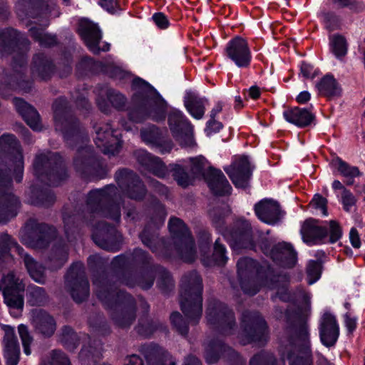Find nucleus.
Returning a JSON list of instances; mask_svg holds the SVG:
<instances>
[{"instance_id":"1","label":"nucleus","mask_w":365,"mask_h":365,"mask_svg":"<svg viewBox=\"0 0 365 365\" xmlns=\"http://www.w3.org/2000/svg\"><path fill=\"white\" fill-rule=\"evenodd\" d=\"M120 194L118 187L107 185L102 189L91 190L87 197L86 206L88 212H80L72 205H65L61 210L62 221L68 240L83 225L93 224L92 217L99 215L115 221L120 222V206L118 202Z\"/></svg>"},{"instance_id":"2","label":"nucleus","mask_w":365,"mask_h":365,"mask_svg":"<svg viewBox=\"0 0 365 365\" xmlns=\"http://www.w3.org/2000/svg\"><path fill=\"white\" fill-rule=\"evenodd\" d=\"M284 315L287 326L279 339V346L282 360H287L289 365H314L308 317L300 311L290 312L275 307L274 317L277 319Z\"/></svg>"},{"instance_id":"3","label":"nucleus","mask_w":365,"mask_h":365,"mask_svg":"<svg viewBox=\"0 0 365 365\" xmlns=\"http://www.w3.org/2000/svg\"><path fill=\"white\" fill-rule=\"evenodd\" d=\"M29 48V40L17 30L6 28L0 31V53L3 56L14 55L11 73H6L0 81V95L4 96L6 89L31 91L33 82L26 76Z\"/></svg>"},{"instance_id":"4","label":"nucleus","mask_w":365,"mask_h":365,"mask_svg":"<svg viewBox=\"0 0 365 365\" xmlns=\"http://www.w3.org/2000/svg\"><path fill=\"white\" fill-rule=\"evenodd\" d=\"M132 85L136 91L128 110L129 120L136 123L148 118L157 122L165 120L167 103L157 91L140 78H134Z\"/></svg>"},{"instance_id":"5","label":"nucleus","mask_w":365,"mask_h":365,"mask_svg":"<svg viewBox=\"0 0 365 365\" xmlns=\"http://www.w3.org/2000/svg\"><path fill=\"white\" fill-rule=\"evenodd\" d=\"M98 298L117 327L128 329L135 321L136 300L130 294L114 286L106 293L101 290Z\"/></svg>"},{"instance_id":"6","label":"nucleus","mask_w":365,"mask_h":365,"mask_svg":"<svg viewBox=\"0 0 365 365\" xmlns=\"http://www.w3.org/2000/svg\"><path fill=\"white\" fill-rule=\"evenodd\" d=\"M202 279L192 270L185 273L180 284V305L184 315L192 325L198 324L202 314Z\"/></svg>"},{"instance_id":"7","label":"nucleus","mask_w":365,"mask_h":365,"mask_svg":"<svg viewBox=\"0 0 365 365\" xmlns=\"http://www.w3.org/2000/svg\"><path fill=\"white\" fill-rule=\"evenodd\" d=\"M55 128L60 131L69 147L85 143L88 136L85 128L73 114L66 98L60 96L52 104Z\"/></svg>"},{"instance_id":"8","label":"nucleus","mask_w":365,"mask_h":365,"mask_svg":"<svg viewBox=\"0 0 365 365\" xmlns=\"http://www.w3.org/2000/svg\"><path fill=\"white\" fill-rule=\"evenodd\" d=\"M32 166L34 175L49 186H58L69 177L65 161L57 152L37 153Z\"/></svg>"},{"instance_id":"9","label":"nucleus","mask_w":365,"mask_h":365,"mask_svg":"<svg viewBox=\"0 0 365 365\" xmlns=\"http://www.w3.org/2000/svg\"><path fill=\"white\" fill-rule=\"evenodd\" d=\"M168 227L174 247L180 258L185 262H193L197 256L196 249L195 241L187 225L181 219L173 217L169 220Z\"/></svg>"},{"instance_id":"10","label":"nucleus","mask_w":365,"mask_h":365,"mask_svg":"<svg viewBox=\"0 0 365 365\" xmlns=\"http://www.w3.org/2000/svg\"><path fill=\"white\" fill-rule=\"evenodd\" d=\"M207 323L224 335H231L236 328L234 312L225 303L210 299L206 309Z\"/></svg>"},{"instance_id":"11","label":"nucleus","mask_w":365,"mask_h":365,"mask_svg":"<svg viewBox=\"0 0 365 365\" xmlns=\"http://www.w3.org/2000/svg\"><path fill=\"white\" fill-rule=\"evenodd\" d=\"M73 168L82 178L106 175L104 163L96 155L93 148L89 145L80 146L73 158Z\"/></svg>"},{"instance_id":"12","label":"nucleus","mask_w":365,"mask_h":365,"mask_svg":"<svg viewBox=\"0 0 365 365\" xmlns=\"http://www.w3.org/2000/svg\"><path fill=\"white\" fill-rule=\"evenodd\" d=\"M11 168H0V224L6 223L17 215L20 207L18 197L13 194Z\"/></svg>"},{"instance_id":"13","label":"nucleus","mask_w":365,"mask_h":365,"mask_svg":"<svg viewBox=\"0 0 365 365\" xmlns=\"http://www.w3.org/2000/svg\"><path fill=\"white\" fill-rule=\"evenodd\" d=\"M56 236V230L53 226L29 219L26 223L21 242L31 248L44 249Z\"/></svg>"},{"instance_id":"14","label":"nucleus","mask_w":365,"mask_h":365,"mask_svg":"<svg viewBox=\"0 0 365 365\" xmlns=\"http://www.w3.org/2000/svg\"><path fill=\"white\" fill-rule=\"evenodd\" d=\"M65 285L75 302L80 304L88 298L89 282L81 262L73 263L70 267L66 275Z\"/></svg>"},{"instance_id":"15","label":"nucleus","mask_w":365,"mask_h":365,"mask_svg":"<svg viewBox=\"0 0 365 365\" xmlns=\"http://www.w3.org/2000/svg\"><path fill=\"white\" fill-rule=\"evenodd\" d=\"M87 263L89 270L92 272L93 284L96 287L97 297L101 290H104L106 293L111 290V287H118L115 274L106 270L108 260L98 255H93L88 258Z\"/></svg>"},{"instance_id":"16","label":"nucleus","mask_w":365,"mask_h":365,"mask_svg":"<svg viewBox=\"0 0 365 365\" xmlns=\"http://www.w3.org/2000/svg\"><path fill=\"white\" fill-rule=\"evenodd\" d=\"M0 291L2 292L5 304L10 309H23L25 284L14 272L3 276L0 280Z\"/></svg>"},{"instance_id":"17","label":"nucleus","mask_w":365,"mask_h":365,"mask_svg":"<svg viewBox=\"0 0 365 365\" xmlns=\"http://www.w3.org/2000/svg\"><path fill=\"white\" fill-rule=\"evenodd\" d=\"M115 179L125 196L138 202L143 200L147 189L134 171L128 168L120 169L115 173Z\"/></svg>"},{"instance_id":"18","label":"nucleus","mask_w":365,"mask_h":365,"mask_svg":"<svg viewBox=\"0 0 365 365\" xmlns=\"http://www.w3.org/2000/svg\"><path fill=\"white\" fill-rule=\"evenodd\" d=\"M242 322L245 336L250 341L259 345H264L267 341V324L259 312L245 311Z\"/></svg>"},{"instance_id":"19","label":"nucleus","mask_w":365,"mask_h":365,"mask_svg":"<svg viewBox=\"0 0 365 365\" xmlns=\"http://www.w3.org/2000/svg\"><path fill=\"white\" fill-rule=\"evenodd\" d=\"M95 244L106 251L115 252L120 250L123 237L115 226L106 221L98 222L92 235Z\"/></svg>"},{"instance_id":"20","label":"nucleus","mask_w":365,"mask_h":365,"mask_svg":"<svg viewBox=\"0 0 365 365\" xmlns=\"http://www.w3.org/2000/svg\"><path fill=\"white\" fill-rule=\"evenodd\" d=\"M168 121L173 138L181 146L191 147L195 144L192 126L181 112L170 111Z\"/></svg>"},{"instance_id":"21","label":"nucleus","mask_w":365,"mask_h":365,"mask_svg":"<svg viewBox=\"0 0 365 365\" xmlns=\"http://www.w3.org/2000/svg\"><path fill=\"white\" fill-rule=\"evenodd\" d=\"M0 148L12 162L15 180L21 182L24 174V157L19 140L12 134H4L0 137Z\"/></svg>"},{"instance_id":"22","label":"nucleus","mask_w":365,"mask_h":365,"mask_svg":"<svg viewBox=\"0 0 365 365\" xmlns=\"http://www.w3.org/2000/svg\"><path fill=\"white\" fill-rule=\"evenodd\" d=\"M234 250L252 249L254 243L252 238L250 224L245 220L239 219L223 233Z\"/></svg>"},{"instance_id":"23","label":"nucleus","mask_w":365,"mask_h":365,"mask_svg":"<svg viewBox=\"0 0 365 365\" xmlns=\"http://www.w3.org/2000/svg\"><path fill=\"white\" fill-rule=\"evenodd\" d=\"M96 136L94 142L102 153L115 155L122 148V141L113 133L109 124H96L93 126Z\"/></svg>"},{"instance_id":"24","label":"nucleus","mask_w":365,"mask_h":365,"mask_svg":"<svg viewBox=\"0 0 365 365\" xmlns=\"http://www.w3.org/2000/svg\"><path fill=\"white\" fill-rule=\"evenodd\" d=\"M56 7L54 0H19L16 6L18 15L31 18L50 14Z\"/></svg>"},{"instance_id":"25","label":"nucleus","mask_w":365,"mask_h":365,"mask_svg":"<svg viewBox=\"0 0 365 365\" xmlns=\"http://www.w3.org/2000/svg\"><path fill=\"white\" fill-rule=\"evenodd\" d=\"M229 58L239 67H247L251 61V52L248 43L242 37L236 36L229 41L225 49Z\"/></svg>"},{"instance_id":"26","label":"nucleus","mask_w":365,"mask_h":365,"mask_svg":"<svg viewBox=\"0 0 365 365\" xmlns=\"http://www.w3.org/2000/svg\"><path fill=\"white\" fill-rule=\"evenodd\" d=\"M77 31L90 51L98 54V44L102 38L98 26L87 19H82L78 23Z\"/></svg>"},{"instance_id":"27","label":"nucleus","mask_w":365,"mask_h":365,"mask_svg":"<svg viewBox=\"0 0 365 365\" xmlns=\"http://www.w3.org/2000/svg\"><path fill=\"white\" fill-rule=\"evenodd\" d=\"M139 351L145 357L147 365H176L173 356L156 344H143Z\"/></svg>"},{"instance_id":"28","label":"nucleus","mask_w":365,"mask_h":365,"mask_svg":"<svg viewBox=\"0 0 365 365\" xmlns=\"http://www.w3.org/2000/svg\"><path fill=\"white\" fill-rule=\"evenodd\" d=\"M155 279V265L149 266L139 272L123 273L121 284L128 287H139L143 290L150 289Z\"/></svg>"},{"instance_id":"29","label":"nucleus","mask_w":365,"mask_h":365,"mask_svg":"<svg viewBox=\"0 0 365 365\" xmlns=\"http://www.w3.org/2000/svg\"><path fill=\"white\" fill-rule=\"evenodd\" d=\"M225 171L237 187L246 188L247 187L252 172L246 156H242L235 160L230 167L225 168Z\"/></svg>"},{"instance_id":"30","label":"nucleus","mask_w":365,"mask_h":365,"mask_svg":"<svg viewBox=\"0 0 365 365\" xmlns=\"http://www.w3.org/2000/svg\"><path fill=\"white\" fill-rule=\"evenodd\" d=\"M271 259L277 265L290 269L297 263V254L290 243L281 242L272 246Z\"/></svg>"},{"instance_id":"31","label":"nucleus","mask_w":365,"mask_h":365,"mask_svg":"<svg viewBox=\"0 0 365 365\" xmlns=\"http://www.w3.org/2000/svg\"><path fill=\"white\" fill-rule=\"evenodd\" d=\"M289 276L287 273H275L273 269H268L266 274L265 287L270 289H277L276 296L284 302L292 299L288 291Z\"/></svg>"},{"instance_id":"32","label":"nucleus","mask_w":365,"mask_h":365,"mask_svg":"<svg viewBox=\"0 0 365 365\" xmlns=\"http://www.w3.org/2000/svg\"><path fill=\"white\" fill-rule=\"evenodd\" d=\"M328 233L326 227L319 225V220L312 218L306 220L301 229L304 242L311 245L323 243Z\"/></svg>"},{"instance_id":"33","label":"nucleus","mask_w":365,"mask_h":365,"mask_svg":"<svg viewBox=\"0 0 365 365\" xmlns=\"http://www.w3.org/2000/svg\"><path fill=\"white\" fill-rule=\"evenodd\" d=\"M339 335V328L335 317L329 312L324 313L319 325V336L322 343L327 347L333 346Z\"/></svg>"},{"instance_id":"34","label":"nucleus","mask_w":365,"mask_h":365,"mask_svg":"<svg viewBox=\"0 0 365 365\" xmlns=\"http://www.w3.org/2000/svg\"><path fill=\"white\" fill-rule=\"evenodd\" d=\"M255 212L257 217L262 222L274 225L281 219L279 204L271 199H264L255 205Z\"/></svg>"},{"instance_id":"35","label":"nucleus","mask_w":365,"mask_h":365,"mask_svg":"<svg viewBox=\"0 0 365 365\" xmlns=\"http://www.w3.org/2000/svg\"><path fill=\"white\" fill-rule=\"evenodd\" d=\"M31 324L35 331L44 337H51L56 329L54 318L42 309L32 310Z\"/></svg>"},{"instance_id":"36","label":"nucleus","mask_w":365,"mask_h":365,"mask_svg":"<svg viewBox=\"0 0 365 365\" xmlns=\"http://www.w3.org/2000/svg\"><path fill=\"white\" fill-rule=\"evenodd\" d=\"M56 66L52 59L43 53L34 55L31 65V72L34 77L41 81H48L54 74Z\"/></svg>"},{"instance_id":"37","label":"nucleus","mask_w":365,"mask_h":365,"mask_svg":"<svg viewBox=\"0 0 365 365\" xmlns=\"http://www.w3.org/2000/svg\"><path fill=\"white\" fill-rule=\"evenodd\" d=\"M205 180L215 195L225 196L231 193L232 187L220 170L210 166Z\"/></svg>"},{"instance_id":"38","label":"nucleus","mask_w":365,"mask_h":365,"mask_svg":"<svg viewBox=\"0 0 365 365\" xmlns=\"http://www.w3.org/2000/svg\"><path fill=\"white\" fill-rule=\"evenodd\" d=\"M134 155L137 161L154 175L160 178H165L168 175L169 166L167 167L160 158L143 150L135 151Z\"/></svg>"},{"instance_id":"39","label":"nucleus","mask_w":365,"mask_h":365,"mask_svg":"<svg viewBox=\"0 0 365 365\" xmlns=\"http://www.w3.org/2000/svg\"><path fill=\"white\" fill-rule=\"evenodd\" d=\"M269 267L264 268L259 263L250 257H242L237 262V275L239 279L247 278H259L264 284V275L267 274Z\"/></svg>"},{"instance_id":"40","label":"nucleus","mask_w":365,"mask_h":365,"mask_svg":"<svg viewBox=\"0 0 365 365\" xmlns=\"http://www.w3.org/2000/svg\"><path fill=\"white\" fill-rule=\"evenodd\" d=\"M140 136L146 143L158 148L161 153H170L173 149V144L171 140L166 138L163 132L155 125L141 130Z\"/></svg>"},{"instance_id":"41","label":"nucleus","mask_w":365,"mask_h":365,"mask_svg":"<svg viewBox=\"0 0 365 365\" xmlns=\"http://www.w3.org/2000/svg\"><path fill=\"white\" fill-rule=\"evenodd\" d=\"M101 342L88 336L79 352V360L83 365H91L96 363L101 357Z\"/></svg>"},{"instance_id":"42","label":"nucleus","mask_w":365,"mask_h":365,"mask_svg":"<svg viewBox=\"0 0 365 365\" xmlns=\"http://www.w3.org/2000/svg\"><path fill=\"white\" fill-rule=\"evenodd\" d=\"M13 103L28 125L34 130L40 129V115L34 107L20 98H14Z\"/></svg>"},{"instance_id":"43","label":"nucleus","mask_w":365,"mask_h":365,"mask_svg":"<svg viewBox=\"0 0 365 365\" xmlns=\"http://www.w3.org/2000/svg\"><path fill=\"white\" fill-rule=\"evenodd\" d=\"M283 115L288 122L301 128L309 125L315 118L314 115L307 109L299 107L288 108L284 111Z\"/></svg>"},{"instance_id":"44","label":"nucleus","mask_w":365,"mask_h":365,"mask_svg":"<svg viewBox=\"0 0 365 365\" xmlns=\"http://www.w3.org/2000/svg\"><path fill=\"white\" fill-rule=\"evenodd\" d=\"M14 248L17 253L22 257L25 253L24 249L6 233L0 235V264L7 263L12 260V256L10 254L11 249Z\"/></svg>"},{"instance_id":"45","label":"nucleus","mask_w":365,"mask_h":365,"mask_svg":"<svg viewBox=\"0 0 365 365\" xmlns=\"http://www.w3.org/2000/svg\"><path fill=\"white\" fill-rule=\"evenodd\" d=\"M158 228L147 224L143 231L139 233V238L142 243L148 247L153 252H156L158 246L160 245H165L163 238L159 237Z\"/></svg>"},{"instance_id":"46","label":"nucleus","mask_w":365,"mask_h":365,"mask_svg":"<svg viewBox=\"0 0 365 365\" xmlns=\"http://www.w3.org/2000/svg\"><path fill=\"white\" fill-rule=\"evenodd\" d=\"M31 189V199L32 203L44 207L52 206L56 200L54 192L49 188H41L38 186L32 185Z\"/></svg>"},{"instance_id":"47","label":"nucleus","mask_w":365,"mask_h":365,"mask_svg":"<svg viewBox=\"0 0 365 365\" xmlns=\"http://www.w3.org/2000/svg\"><path fill=\"white\" fill-rule=\"evenodd\" d=\"M21 257L30 277L35 282L44 284L46 282V267L27 253H24Z\"/></svg>"},{"instance_id":"48","label":"nucleus","mask_w":365,"mask_h":365,"mask_svg":"<svg viewBox=\"0 0 365 365\" xmlns=\"http://www.w3.org/2000/svg\"><path fill=\"white\" fill-rule=\"evenodd\" d=\"M321 95L331 99L341 96V88L332 75L324 76L317 84Z\"/></svg>"},{"instance_id":"49","label":"nucleus","mask_w":365,"mask_h":365,"mask_svg":"<svg viewBox=\"0 0 365 365\" xmlns=\"http://www.w3.org/2000/svg\"><path fill=\"white\" fill-rule=\"evenodd\" d=\"M157 287L164 294H169L175 289V281L171 273L163 267L155 265Z\"/></svg>"},{"instance_id":"50","label":"nucleus","mask_w":365,"mask_h":365,"mask_svg":"<svg viewBox=\"0 0 365 365\" xmlns=\"http://www.w3.org/2000/svg\"><path fill=\"white\" fill-rule=\"evenodd\" d=\"M29 32L34 41L38 42L41 46L51 48L58 44L56 35L45 33L44 29L39 26L31 27Z\"/></svg>"},{"instance_id":"51","label":"nucleus","mask_w":365,"mask_h":365,"mask_svg":"<svg viewBox=\"0 0 365 365\" xmlns=\"http://www.w3.org/2000/svg\"><path fill=\"white\" fill-rule=\"evenodd\" d=\"M235 353L227 347L222 340L213 339L208 344L205 353V358L208 364H215L218 361L220 355L226 351Z\"/></svg>"},{"instance_id":"52","label":"nucleus","mask_w":365,"mask_h":365,"mask_svg":"<svg viewBox=\"0 0 365 365\" xmlns=\"http://www.w3.org/2000/svg\"><path fill=\"white\" fill-rule=\"evenodd\" d=\"M68 255L66 243L62 240H58L53 246L48 258L56 268H61L67 261Z\"/></svg>"},{"instance_id":"53","label":"nucleus","mask_w":365,"mask_h":365,"mask_svg":"<svg viewBox=\"0 0 365 365\" xmlns=\"http://www.w3.org/2000/svg\"><path fill=\"white\" fill-rule=\"evenodd\" d=\"M185 105L190 114L197 119L202 118L205 106L202 98L193 93H187L185 98Z\"/></svg>"},{"instance_id":"54","label":"nucleus","mask_w":365,"mask_h":365,"mask_svg":"<svg viewBox=\"0 0 365 365\" xmlns=\"http://www.w3.org/2000/svg\"><path fill=\"white\" fill-rule=\"evenodd\" d=\"M227 206H217L209 210V217L212 225L220 232H225V218L229 215Z\"/></svg>"},{"instance_id":"55","label":"nucleus","mask_w":365,"mask_h":365,"mask_svg":"<svg viewBox=\"0 0 365 365\" xmlns=\"http://www.w3.org/2000/svg\"><path fill=\"white\" fill-rule=\"evenodd\" d=\"M60 342L68 351H73L79 345V338L71 327L63 326L61 328Z\"/></svg>"},{"instance_id":"56","label":"nucleus","mask_w":365,"mask_h":365,"mask_svg":"<svg viewBox=\"0 0 365 365\" xmlns=\"http://www.w3.org/2000/svg\"><path fill=\"white\" fill-rule=\"evenodd\" d=\"M159 326L158 321L153 320L149 317H140L135 329L139 335L148 338L158 329Z\"/></svg>"},{"instance_id":"57","label":"nucleus","mask_w":365,"mask_h":365,"mask_svg":"<svg viewBox=\"0 0 365 365\" xmlns=\"http://www.w3.org/2000/svg\"><path fill=\"white\" fill-rule=\"evenodd\" d=\"M28 302L31 306H43L47 302L48 296L44 288L30 286L27 289Z\"/></svg>"},{"instance_id":"58","label":"nucleus","mask_w":365,"mask_h":365,"mask_svg":"<svg viewBox=\"0 0 365 365\" xmlns=\"http://www.w3.org/2000/svg\"><path fill=\"white\" fill-rule=\"evenodd\" d=\"M130 264L132 266H140L143 269L154 266L151 263L152 257L145 250L140 248H135L132 253L129 254Z\"/></svg>"},{"instance_id":"59","label":"nucleus","mask_w":365,"mask_h":365,"mask_svg":"<svg viewBox=\"0 0 365 365\" xmlns=\"http://www.w3.org/2000/svg\"><path fill=\"white\" fill-rule=\"evenodd\" d=\"M169 172L172 173L174 180L180 187L185 188L191 183V178L182 165L178 164H170Z\"/></svg>"},{"instance_id":"60","label":"nucleus","mask_w":365,"mask_h":365,"mask_svg":"<svg viewBox=\"0 0 365 365\" xmlns=\"http://www.w3.org/2000/svg\"><path fill=\"white\" fill-rule=\"evenodd\" d=\"M130 259L129 254H123L115 257L111 262L112 267L115 270L121 271L119 277L115 275L117 277L118 286L119 285V283H121V279L123 273H131L127 270L128 267H131Z\"/></svg>"},{"instance_id":"61","label":"nucleus","mask_w":365,"mask_h":365,"mask_svg":"<svg viewBox=\"0 0 365 365\" xmlns=\"http://www.w3.org/2000/svg\"><path fill=\"white\" fill-rule=\"evenodd\" d=\"M173 328L180 335L187 336L189 332V324L179 312H173L170 317Z\"/></svg>"},{"instance_id":"62","label":"nucleus","mask_w":365,"mask_h":365,"mask_svg":"<svg viewBox=\"0 0 365 365\" xmlns=\"http://www.w3.org/2000/svg\"><path fill=\"white\" fill-rule=\"evenodd\" d=\"M330 46L332 52L339 58L345 56L347 53V42L341 35L332 36L330 38Z\"/></svg>"},{"instance_id":"63","label":"nucleus","mask_w":365,"mask_h":365,"mask_svg":"<svg viewBox=\"0 0 365 365\" xmlns=\"http://www.w3.org/2000/svg\"><path fill=\"white\" fill-rule=\"evenodd\" d=\"M250 365H277V359L272 353L262 351L251 358Z\"/></svg>"},{"instance_id":"64","label":"nucleus","mask_w":365,"mask_h":365,"mask_svg":"<svg viewBox=\"0 0 365 365\" xmlns=\"http://www.w3.org/2000/svg\"><path fill=\"white\" fill-rule=\"evenodd\" d=\"M6 365H17L20 359L19 344L4 346Z\"/></svg>"}]
</instances>
